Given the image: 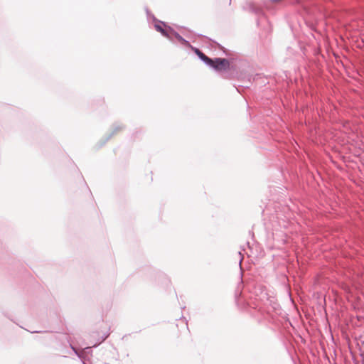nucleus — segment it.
I'll return each instance as SVG.
<instances>
[{"label":"nucleus","mask_w":364,"mask_h":364,"mask_svg":"<svg viewBox=\"0 0 364 364\" xmlns=\"http://www.w3.org/2000/svg\"><path fill=\"white\" fill-rule=\"evenodd\" d=\"M193 50H194L195 53L206 65L218 73H223L229 70L230 64L228 59L220 58L212 59L205 55L198 48H193Z\"/></svg>","instance_id":"obj_1"},{"label":"nucleus","mask_w":364,"mask_h":364,"mask_svg":"<svg viewBox=\"0 0 364 364\" xmlns=\"http://www.w3.org/2000/svg\"><path fill=\"white\" fill-rule=\"evenodd\" d=\"M154 27L157 31L162 34V36L168 38L170 41H172V36H171V33L168 30L169 26H166L163 21H158V23H155Z\"/></svg>","instance_id":"obj_2"},{"label":"nucleus","mask_w":364,"mask_h":364,"mask_svg":"<svg viewBox=\"0 0 364 364\" xmlns=\"http://www.w3.org/2000/svg\"><path fill=\"white\" fill-rule=\"evenodd\" d=\"M168 30L171 33V36H172V38L175 37L183 46L191 48L192 50L193 49V47L191 45V43L185 38H183L178 33L175 31L172 28L168 27ZM171 41H173V40L172 39Z\"/></svg>","instance_id":"obj_3"},{"label":"nucleus","mask_w":364,"mask_h":364,"mask_svg":"<svg viewBox=\"0 0 364 364\" xmlns=\"http://www.w3.org/2000/svg\"><path fill=\"white\" fill-rule=\"evenodd\" d=\"M239 259H240V264H241L242 260L243 259V256H242L241 252H238Z\"/></svg>","instance_id":"obj_4"},{"label":"nucleus","mask_w":364,"mask_h":364,"mask_svg":"<svg viewBox=\"0 0 364 364\" xmlns=\"http://www.w3.org/2000/svg\"><path fill=\"white\" fill-rule=\"evenodd\" d=\"M71 348L73 350V351L75 352V353L76 355H77L79 357H80L79 353L77 352V350L73 346H71Z\"/></svg>","instance_id":"obj_5"}]
</instances>
